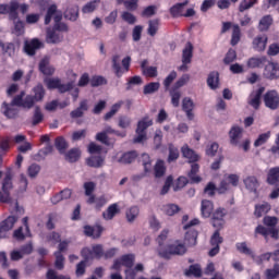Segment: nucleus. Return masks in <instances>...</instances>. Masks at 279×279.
Returning a JSON list of instances; mask_svg holds the SVG:
<instances>
[{"label": "nucleus", "instance_id": "f257e3e1", "mask_svg": "<svg viewBox=\"0 0 279 279\" xmlns=\"http://www.w3.org/2000/svg\"><path fill=\"white\" fill-rule=\"evenodd\" d=\"M34 96H26L25 93L22 92L21 95H17L13 98L11 104L3 102L1 107V112L7 117V119H14L16 114H19V108H34L36 101H43L45 98V87L41 84L35 86L33 88ZM16 106L19 108H16Z\"/></svg>", "mask_w": 279, "mask_h": 279}, {"label": "nucleus", "instance_id": "f03ea898", "mask_svg": "<svg viewBox=\"0 0 279 279\" xmlns=\"http://www.w3.org/2000/svg\"><path fill=\"white\" fill-rule=\"evenodd\" d=\"M51 19L54 21V25L52 28H47L46 33V43L48 45H58V43H62L64 40V33L69 32V26L62 23V12L58 11V7L52 4L48 8L45 25H49L51 23Z\"/></svg>", "mask_w": 279, "mask_h": 279}, {"label": "nucleus", "instance_id": "7ed1b4c3", "mask_svg": "<svg viewBox=\"0 0 279 279\" xmlns=\"http://www.w3.org/2000/svg\"><path fill=\"white\" fill-rule=\"evenodd\" d=\"M168 234L169 230L165 229L157 238V243L159 244V256H161V258H171V256H182L183 254H186V245L180 241H175L173 244L166 247L162 246V241L167 240Z\"/></svg>", "mask_w": 279, "mask_h": 279}, {"label": "nucleus", "instance_id": "20e7f679", "mask_svg": "<svg viewBox=\"0 0 279 279\" xmlns=\"http://www.w3.org/2000/svg\"><path fill=\"white\" fill-rule=\"evenodd\" d=\"M135 258L134 254L123 255L121 258L114 260L112 269L119 270L121 267H126L125 279H136V272L144 271L145 267L143 264H137L134 267ZM132 267H134V269H132Z\"/></svg>", "mask_w": 279, "mask_h": 279}, {"label": "nucleus", "instance_id": "39448f33", "mask_svg": "<svg viewBox=\"0 0 279 279\" xmlns=\"http://www.w3.org/2000/svg\"><path fill=\"white\" fill-rule=\"evenodd\" d=\"M132 62L131 57H125L122 60V66L121 68V57L119 54L113 56L112 58V69L117 75V77H121L123 73H128L130 71V64Z\"/></svg>", "mask_w": 279, "mask_h": 279}, {"label": "nucleus", "instance_id": "423d86ee", "mask_svg": "<svg viewBox=\"0 0 279 279\" xmlns=\"http://www.w3.org/2000/svg\"><path fill=\"white\" fill-rule=\"evenodd\" d=\"M198 223L199 219L194 218L183 227L184 230H187V232L185 233V243L190 247H193V245H197V231L193 229V226H198Z\"/></svg>", "mask_w": 279, "mask_h": 279}, {"label": "nucleus", "instance_id": "0eeeda50", "mask_svg": "<svg viewBox=\"0 0 279 279\" xmlns=\"http://www.w3.org/2000/svg\"><path fill=\"white\" fill-rule=\"evenodd\" d=\"M154 125V122L149 118L142 119L136 129L137 136L134 138V143H143V141H147V133L145 130Z\"/></svg>", "mask_w": 279, "mask_h": 279}, {"label": "nucleus", "instance_id": "6e6552de", "mask_svg": "<svg viewBox=\"0 0 279 279\" xmlns=\"http://www.w3.org/2000/svg\"><path fill=\"white\" fill-rule=\"evenodd\" d=\"M232 186H239V175L236 174H226L220 182V186L218 187V193H226V191H230Z\"/></svg>", "mask_w": 279, "mask_h": 279}, {"label": "nucleus", "instance_id": "1a4fd4ad", "mask_svg": "<svg viewBox=\"0 0 279 279\" xmlns=\"http://www.w3.org/2000/svg\"><path fill=\"white\" fill-rule=\"evenodd\" d=\"M16 221H19L16 216H9L0 223V239H8L10 236V230L14 228Z\"/></svg>", "mask_w": 279, "mask_h": 279}, {"label": "nucleus", "instance_id": "9d476101", "mask_svg": "<svg viewBox=\"0 0 279 279\" xmlns=\"http://www.w3.org/2000/svg\"><path fill=\"white\" fill-rule=\"evenodd\" d=\"M81 255L85 260H93V258H101V256H104V247L99 244L94 245L92 250L85 247L82 250Z\"/></svg>", "mask_w": 279, "mask_h": 279}, {"label": "nucleus", "instance_id": "9b49d317", "mask_svg": "<svg viewBox=\"0 0 279 279\" xmlns=\"http://www.w3.org/2000/svg\"><path fill=\"white\" fill-rule=\"evenodd\" d=\"M19 3L16 1H11L9 4H0V14H9L11 21H16Z\"/></svg>", "mask_w": 279, "mask_h": 279}, {"label": "nucleus", "instance_id": "f8f14e48", "mask_svg": "<svg viewBox=\"0 0 279 279\" xmlns=\"http://www.w3.org/2000/svg\"><path fill=\"white\" fill-rule=\"evenodd\" d=\"M264 101L266 108H269L270 110H277L279 106V95L276 90L267 92L264 96Z\"/></svg>", "mask_w": 279, "mask_h": 279}, {"label": "nucleus", "instance_id": "ddd939ff", "mask_svg": "<svg viewBox=\"0 0 279 279\" xmlns=\"http://www.w3.org/2000/svg\"><path fill=\"white\" fill-rule=\"evenodd\" d=\"M223 243V238L219 234V230L215 231L210 239V245L214 247L209 251V256H217L219 254V245Z\"/></svg>", "mask_w": 279, "mask_h": 279}, {"label": "nucleus", "instance_id": "4468645a", "mask_svg": "<svg viewBox=\"0 0 279 279\" xmlns=\"http://www.w3.org/2000/svg\"><path fill=\"white\" fill-rule=\"evenodd\" d=\"M264 75L268 80H276V77H279V64L269 62L264 70Z\"/></svg>", "mask_w": 279, "mask_h": 279}, {"label": "nucleus", "instance_id": "2eb2a0df", "mask_svg": "<svg viewBox=\"0 0 279 279\" xmlns=\"http://www.w3.org/2000/svg\"><path fill=\"white\" fill-rule=\"evenodd\" d=\"M45 45L43 44V41H40L39 39H33L28 43L25 44V52L27 53V56H35L36 51H38V49H41V47H44Z\"/></svg>", "mask_w": 279, "mask_h": 279}, {"label": "nucleus", "instance_id": "dca6fc26", "mask_svg": "<svg viewBox=\"0 0 279 279\" xmlns=\"http://www.w3.org/2000/svg\"><path fill=\"white\" fill-rule=\"evenodd\" d=\"M195 108V102H193V99L189 98V97H185L183 100H182V109H183V112H185L189 121H193L194 119V114H193V110Z\"/></svg>", "mask_w": 279, "mask_h": 279}, {"label": "nucleus", "instance_id": "f3484780", "mask_svg": "<svg viewBox=\"0 0 279 279\" xmlns=\"http://www.w3.org/2000/svg\"><path fill=\"white\" fill-rule=\"evenodd\" d=\"M226 217V209L218 208L213 214V226L214 228H223V218Z\"/></svg>", "mask_w": 279, "mask_h": 279}, {"label": "nucleus", "instance_id": "a211bd4d", "mask_svg": "<svg viewBox=\"0 0 279 279\" xmlns=\"http://www.w3.org/2000/svg\"><path fill=\"white\" fill-rule=\"evenodd\" d=\"M263 93H265V87L254 90L248 97V104L255 108V110L260 106V97H263Z\"/></svg>", "mask_w": 279, "mask_h": 279}, {"label": "nucleus", "instance_id": "6ab92c4d", "mask_svg": "<svg viewBox=\"0 0 279 279\" xmlns=\"http://www.w3.org/2000/svg\"><path fill=\"white\" fill-rule=\"evenodd\" d=\"M229 138L231 145H239V143H241V138H243V129L239 126H232L229 131Z\"/></svg>", "mask_w": 279, "mask_h": 279}, {"label": "nucleus", "instance_id": "aec40b11", "mask_svg": "<svg viewBox=\"0 0 279 279\" xmlns=\"http://www.w3.org/2000/svg\"><path fill=\"white\" fill-rule=\"evenodd\" d=\"M121 213V209H119V204L113 203L111 204L106 211L102 213V219L106 221H112L117 215Z\"/></svg>", "mask_w": 279, "mask_h": 279}, {"label": "nucleus", "instance_id": "412c9836", "mask_svg": "<svg viewBox=\"0 0 279 279\" xmlns=\"http://www.w3.org/2000/svg\"><path fill=\"white\" fill-rule=\"evenodd\" d=\"M213 210H215V205L209 199H204L201 203V215L205 219H208L213 215Z\"/></svg>", "mask_w": 279, "mask_h": 279}, {"label": "nucleus", "instance_id": "4be33fe9", "mask_svg": "<svg viewBox=\"0 0 279 279\" xmlns=\"http://www.w3.org/2000/svg\"><path fill=\"white\" fill-rule=\"evenodd\" d=\"M101 232H104V227L99 225H96L94 227L92 226L84 227V234L86 236H92L93 239H99V236H101Z\"/></svg>", "mask_w": 279, "mask_h": 279}, {"label": "nucleus", "instance_id": "5701e85b", "mask_svg": "<svg viewBox=\"0 0 279 279\" xmlns=\"http://www.w3.org/2000/svg\"><path fill=\"white\" fill-rule=\"evenodd\" d=\"M253 48L255 51H265L267 48V37L266 35H260L254 38Z\"/></svg>", "mask_w": 279, "mask_h": 279}, {"label": "nucleus", "instance_id": "b1692460", "mask_svg": "<svg viewBox=\"0 0 279 279\" xmlns=\"http://www.w3.org/2000/svg\"><path fill=\"white\" fill-rule=\"evenodd\" d=\"M181 151L184 156V158H187V160H190V162H197V160H199V155H197L196 153H194L193 149H191L189 147V145H184L181 148Z\"/></svg>", "mask_w": 279, "mask_h": 279}, {"label": "nucleus", "instance_id": "393cba45", "mask_svg": "<svg viewBox=\"0 0 279 279\" xmlns=\"http://www.w3.org/2000/svg\"><path fill=\"white\" fill-rule=\"evenodd\" d=\"M189 5V0L185 2L177 3L170 9V14L174 17L184 16V8Z\"/></svg>", "mask_w": 279, "mask_h": 279}, {"label": "nucleus", "instance_id": "a878e982", "mask_svg": "<svg viewBox=\"0 0 279 279\" xmlns=\"http://www.w3.org/2000/svg\"><path fill=\"white\" fill-rule=\"evenodd\" d=\"M27 236H32V233L29 232V227H20L13 232V238H15L16 241H25Z\"/></svg>", "mask_w": 279, "mask_h": 279}, {"label": "nucleus", "instance_id": "bb28decb", "mask_svg": "<svg viewBox=\"0 0 279 279\" xmlns=\"http://www.w3.org/2000/svg\"><path fill=\"white\" fill-rule=\"evenodd\" d=\"M192 58H193V44L187 43L182 53L183 64H191Z\"/></svg>", "mask_w": 279, "mask_h": 279}, {"label": "nucleus", "instance_id": "cd10ccee", "mask_svg": "<svg viewBox=\"0 0 279 279\" xmlns=\"http://www.w3.org/2000/svg\"><path fill=\"white\" fill-rule=\"evenodd\" d=\"M88 110V101L83 100L80 104V107L71 112L72 119H80V117H84V112Z\"/></svg>", "mask_w": 279, "mask_h": 279}, {"label": "nucleus", "instance_id": "c85d7f7f", "mask_svg": "<svg viewBox=\"0 0 279 279\" xmlns=\"http://www.w3.org/2000/svg\"><path fill=\"white\" fill-rule=\"evenodd\" d=\"M271 210V205L269 203H263L255 206L254 215L257 218L263 217V215H267Z\"/></svg>", "mask_w": 279, "mask_h": 279}, {"label": "nucleus", "instance_id": "c756f323", "mask_svg": "<svg viewBox=\"0 0 279 279\" xmlns=\"http://www.w3.org/2000/svg\"><path fill=\"white\" fill-rule=\"evenodd\" d=\"M147 60L142 62V71L146 77H157L158 76V69L156 66H146Z\"/></svg>", "mask_w": 279, "mask_h": 279}, {"label": "nucleus", "instance_id": "7c9ffc66", "mask_svg": "<svg viewBox=\"0 0 279 279\" xmlns=\"http://www.w3.org/2000/svg\"><path fill=\"white\" fill-rule=\"evenodd\" d=\"M2 191L3 193H10L12 191V170L5 172L2 181Z\"/></svg>", "mask_w": 279, "mask_h": 279}, {"label": "nucleus", "instance_id": "2f4dec72", "mask_svg": "<svg viewBox=\"0 0 279 279\" xmlns=\"http://www.w3.org/2000/svg\"><path fill=\"white\" fill-rule=\"evenodd\" d=\"M39 71L44 73V75H53V73H56V69L49 65V61L47 59L40 61Z\"/></svg>", "mask_w": 279, "mask_h": 279}, {"label": "nucleus", "instance_id": "473e14b6", "mask_svg": "<svg viewBox=\"0 0 279 279\" xmlns=\"http://www.w3.org/2000/svg\"><path fill=\"white\" fill-rule=\"evenodd\" d=\"M161 210L168 217H173V215L180 213V207L175 204H166L162 206Z\"/></svg>", "mask_w": 279, "mask_h": 279}, {"label": "nucleus", "instance_id": "72a5a7b5", "mask_svg": "<svg viewBox=\"0 0 279 279\" xmlns=\"http://www.w3.org/2000/svg\"><path fill=\"white\" fill-rule=\"evenodd\" d=\"M136 151H129L124 153L118 160V162H121L122 165H130L136 160Z\"/></svg>", "mask_w": 279, "mask_h": 279}, {"label": "nucleus", "instance_id": "f704fd0d", "mask_svg": "<svg viewBox=\"0 0 279 279\" xmlns=\"http://www.w3.org/2000/svg\"><path fill=\"white\" fill-rule=\"evenodd\" d=\"M198 171H199V165L193 163L191 171L189 173V178L194 184H199V182H202V177L197 175Z\"/></svg>", "mask_w": 279, "mask_h": 279}, {"label": "nucleus", "instance_id": "c9c22d12", "mask_svg": "<svg viewBox=\"0 0 279 279\" xmlns=\"http://www.w3.org/2000/svg\"><path fill=\"white\" fill-rule=\"evenodd\" d=\"M104 160L105 158L101 155L92 156L87 159V165L88 167H95L96 169H99V167H104Z\"/></svg>", "mask_w": 279, "mask_h": 279}, {"label": "nucleus", "instance_id": "e433bc0d", "mask_svg": "<svg viewBox=\"0 0 279 279\" xmlns=\"http://www.w3.org/2000/svg\"><path fill=\"white\" fill-rule=\"evenodd\" d=\"M207 86H209V88H211V90H215L219 86V73L211 72L208 75Z\"/></svg>", "mask_w": 279, "mask_h": 279}, {"label": "nucleus", "instance_id": "4c0bfd02", "mask_svg": "<svg viewBox=\"0 0 279 279\" xmlns=\"http://www.w3.org/2000/svg\"><path fill=\"white\" fill-rule=\"evenodd\" d=\"M244 184L248 191L256 193V189H258V180L255 177H247L244 179Z\"/></svg>", "mask_w": 279, "mask_h": 279}, {"label": "nucleus", "instance_id": "58836bf2", "mask_svg": "<svg viewBox=\"0 0 279 279\" xmlns=\"http://www.w3.org/2000/svg\"><path fill=\"white\" fill-rule=\"evenodd\" d=\"M279 180V167H275L269 170L268 177H267V182L268 184H277Z\"/></svg>", "mask_w": 279, "mask_h": 279}, {"label": "nucleus", "instance_id": "ea45409f", "mask_svg": "<svg viewBox=\"0 0 279 279\" xmlns=\"http://www.w3.org/2000/svg\"><path fill=\"white\" fill-rule=\"evenodd\" d=\"M267 61V58L262 57V58H251L247 61V66L250 69H258L260 66H263V64H265V62Z\"/></svg>", "mask_w": 279, "mask_h": 279}, {"label": "nucleus", "instance_id": "a19ab883", "mask_svg": "<svg viewBox=\"0 0 279 279\" xmlns=\"http://www.w3.org/2000/svg\"><path fill=\"white\" fill-rule=\"evenodd\" d=\"M235 247L240 254H245V256H251L254 258V252H252V248L247 246V243L245 242H240L235 244Z\"/></svg>", "mask_w": 279, "mask_h": 279}, {"label": "nucleus", "instance_id": "79ce46f5", "mask_svg": "<svg viewBox=\"0 0 279 279\" xmlns=\"http://www.w3.org/2000/svg\"><path fill=\"white\" fill-rule=\"evenodd\" d=\"M271 23H274V17L271 15H266L259 21V29L260 32H267L269 27H271Z\"/></svg>", "mask_w": 279, "mask_h": 279}, {"label": "nucleus", "instance_id": "37998d69", "mask_svg": "<svg viewBox=\"0 0 279 279\" xmlns=\"http://www.w3.org/2000/svg\"><path fill=\"white\" fill-rule=\"evenodd\" d=\"M13 23H14L13 34H15V36H23L25 32V24L23 23V21L16 17L15 20H13Z\"/></svg>", "mask_w": 279, "mask_h": 279}, {"label": "nucleus", "instance_id": "c03bdc74", "mask_svg": "<svg viewBox=\"0 0 279 279\" xmlns=\"http://www.w3.org/2000/svg\"><path fill=\"white\" fill-rule=\"evenodd\" d=\"M160 89V83L153 82L148 83L144 86V95H154V93H157V90Z\"/></svg>", "mask_w": 279, "mask_h": 279}, {"label": "nucleus", "instance_id": "a18cd8bd", "mask_svg": "<svg viewBox=\"0 0 279 279\" xmlns=\"http://www.w3.org/2000/svg\"><path fill=\"white\" fill-rule=\"evenodd\" d=\"M80 149L72 148L69 153L65 154V160L69 162H77V160H80Z\"/></svg>", "mask_w": 279, "mask_h": 279}, {"label": "nucleus", "instance_id": "49530a36", "mask_svg": "<svg viewBox=\"0 0 279 279\" xmlns=\"http://www.w3.org/2000/svg\"><path fill=\"white\" fill-rule=\"evenodd\" d=\"M0 47L2 48L3 53H8L10 58H12L14 53H16V46L13 43H8V44L0 43Z\"/></svg>", "mask_w": 279, "mask_h": 279}, {"label": "nucleus", "instance_id": "de8ad7c7", "mask_svg": "<svg viewBox=\"0 0 279 279\" xmlns=\"http://www.w3.org/2000/svg\"><path fill=\"white\" fill-rule=\"evenodd\" d=\"M269 138H271V131L260 134L254 142V147H260L262 145H265Z\"/></svg>", "mask_w": 279, "mask_h": 279}, {"label": "nucleus", "instance_id": "09e8293b", "mask_svg": "<svg viewBox=\"0 0 279 279\" xmlns=\"http://www.w3.org/2000/svg\"><path fill=\"white\" fill-rule=\"evenodd\" d=\"M141 162L144 167L145 173L151 172V158L147 154H143L141 157Z\"/></svg>", "mask_w": 279, "mask_h": 279}, {"label": "nucleus", "instance_id": "8fccbe9b", "mask_svg": "<svg viewBox=\"0 0 279 279\" xmlns=\"http://www.w3.org/2000/svg\"><path fill=\"white\" fill-rule=\"evenodd\" d=\"M166 171L167 168L165 167V161L158 160L155 165V178H162Z\"/></svg>", "mask_w": 279, "mask_h": 279}, {"label": "nucleus", "instance_id": "3c124183", "mask_svg": "<svg viewBox=\"0 0 279 279\" xmlns=\"http://www.w3.org/2000/svg\"><path fill=\"white\" fill-rule=\"evenodd\" d=\"M99 0H93L83 7L82 12L84 14H90V12H95V10H97Z\"/></svg>", "mask_w": 279, "mask_h": 279}, {"label": "nucleus", "instance_id": "603ef678", "mask_svg": "<svg viewBox=\"0 0 279 279\" xmlns=\"http://www.w3.org/2000/svg\"><path fill=\"white\" fill-rule=\"evenodd\" d=\"M239 40H241V28L239 25H233L232 37H231V45L234 47L239 45Z\"/></svg>", "mask_w": 279, "mask_h": 279}, {"label": "nucleus", "instance_id": "864d4df0", "mask_svg": "<svg viewBox=\"0 0 279 279\" xmlns=\"http://www.w3.org/2000/svg\"><path fill=\"white\" fill-rule=\"evenodd\" d=\"M185 276H194L195 278H201L202 267H199V265L190 266L189 270L185 271Z\"/></svg>", "mask_w": 279, "mask_h": 279}, {"label": "nucleus", "instance_id": "5fc2aeb1", "mask_svg": "<svg viewBox=\"0 0 279 279\" xmlns=\"http://www.w3.org/2000/svg\"><path fill=\"white\" fill-rule=\"evenodd\" d=\"M160 27V22L158 20H150L148 22V35L154 36L158 33V29Z\"/></svg>", "mask_w": 279, "mask_h": 279}, {"label": "nucleus", "instance_id": "6e6d98bb", "mask_svg": "<svg viewBox=\"0 0 279 279\" xmlns=\"http://www.w3.org/2000/svg\"><path fill=\"white\" fill-rule=\"evenodd\" d=\"M88 204H96V208H102V206H106L107 204V201H106V197L104 196H100L98 198H95V196H89L88 197Z\"/></svg>", "mask_w": 279, "mask_h": 279}, {"label": "nucleus", "instance_id": "4d7b16f0", "mask_svg": "<svg viewBox=\"0 0 279 279\" xmlns=\"http://www.w3.org/2000/svg\"><path fill=\"white\" fill-rule=\"evenodd\" d=\"M171 96V104L174 108H178L180 106V97H182V94L178 89L170 90Z\"/></svg>", "mask_w": 279, "mask_h": 279}, {"label": "nucleus", "instance_id": "13d9d810", "mask_svg": "<svg viewBox=\"0 0 279 279\" xmlns=\"http://www.w3.org/2000/svg\"><path fill=\"white\" fill-rule=\"evenodd\" d=\"M267 279H275L279 277V264H275L272 268L267 269L265 272Z\"/></svg>", "mask_w": 279, "mask_h": 279}, {"label": "nucleus", "instance_id": "bf43d9fd", "mask_svg": "<svg viewBox=\"0 0 279 279\" xmlns=\"http://www.w3.org/2000/svg\"><path fill=\"white\" fill-rule=\"evenodd\" d=\"M256 3H258V0H243L240 3L239 10L241 12H245V10H250V8H254V5H256Z\"/></svg>", "mask_w": 279, "mask_h": 279}, {"label": "nucleus", "instance_id": "052dcab7", "mask_svg": "<svg viewBox=\"0 0 279 279\" xmlns=\"http://www.w3.org/2000/svg\"><path fill=\"white\" fill-rule=\"evenodd\" d=\"M138 208L136 206H133L126 210V219L132 223L138 217Z\"/></svg>", "mask_w": 279, "mask_h": 279}, {"label": "nucleus", "instance_id": "680f3d73", "mask_svg": "<svg viewBox=\"0 0 279 279\" xmlns=\"http://www.w3.org/2000/svg\"><path fill=\"white\" fill-rule=\"evenodd\" d=\"M44 119L45 116L43 114V111H40V107H36L35 113L33 116V125H38V123H43Z\"/></svg>", "mask_w": 279, "mask_h": 279}, {"label": "nucleus", "instance_id": "e2e57ef3", "mask_svg": "<svg viewBox=\"0 0 279 279\" xmlns=\"http://www.w3.org/2000/svg\"><path fill=\"white\" fill-rule=\"evenodd\" d=\"M179 157H180V151L178 150V148H175V146L170 144L168 162H173V160H178Z\"/></svg>", "mask_w": 279, "mask_h": 279}, {"label": "nucleus", "instance_id": "0e129e2a", "mask_svg": "<svg viewBox=\"0 0 279 279\" xmlns=\"http://www.w3.org/2000/svg\"><path fill=\"white\" fill-rule=\"evenodd\" d=\"M56 147L60 151V154H64V151L66 150V147H69V145L66 144V141L64 140V137H57L56 138Z\"/></svg>", "mask_w": 279, "mask_h": 279}, {"label": "nucleus", "instance_id": "69168bd1", "mask_svg": "<svg viewBox=\"0 0 279 279\" xmlns=\"http://www.w3.org/2000/svg\"><path fill=\"white\" fill-rule=\"evenodd\" d=\"M191 80V76L189 74L182 75L178 82L174 84L173 89L178 90L179 88H182V86H185V84H189V81Z\"/></svg>", "mask_w": 279, "mask_h": 279}, {"label": "nucleus", "instance_id": "338daca9", "mask_svg": "<svg viewBox=\"0 0 279 279\" xmlns=\"http://www.w3.org/2000/svg\"><path fill=\"white\" fill-rule=\"evenodd\" d=\"M60 78H46L45 80V84L47 86V88H49L50 90L53 88H59L60 87Z\"/></svg>", "mask_w": 279, "mask_h": 279}, {"label": "nucleus", "instance_id": "774afa93", "mask_svg": "<svg viewBox=\"0 0 279 279\" xmlns=\"http://www.w3.org/2000/svg\"><path fill=\"white\" fill-rule=\"evenodd\" d=\"M217 151H219V144L217 143H211L209 146L206 148V154L207 156H210L211 158L217 156Z\"/></svg>", "mask_w": 279, "mask_h": 279}]
</instances>
